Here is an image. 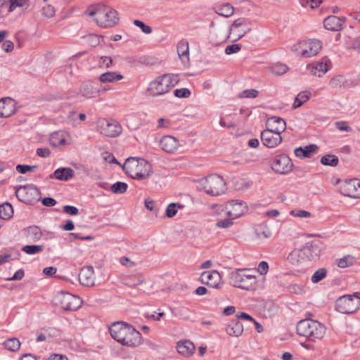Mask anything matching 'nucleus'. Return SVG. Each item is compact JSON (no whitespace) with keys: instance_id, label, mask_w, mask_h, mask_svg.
Returning a JSON list of instances; mask_svg holds the SVG:
<instances>
[{"instance_id":"f257e3e1","label":"nucleus","mask_w":360,"mask_h":360,"mask_svg":"<svg viewBox=\"0 0 360 360\" xmlns=\"http://www.w3.org/2000/svg\"><path fill=\"white\" fill-rule=\"evenodd\" d=\"M266 124L267 128L261 132L262 142L267 148H276L282 142L281 133L285 130V122L279 117L273 116L267 119Z\"/></svg>"},{"instance_id":"f03ea898","label":"nucleus","mask_w":360,"mask_h":360,"mask_svg":"<svg viewBox=\"0 0 360 360\" xmlns=\"http://www.w3.org/2000/svg\"><path fill=\"white\" fill-rule=\"evenodd\" d=\"M125 174L133 179H148L153 174L151 164L143 158L131 157L122 165Z\"/></svg>"},{"instance_id":"7ed1b4c3","label":"nucleus","mask_w":360,"mask_h":360,"mask_svg":"<svg viewBox=\"0 0 360 360\" xmlns=\"http://www.w3.org/2000/svg\"><path fill=\"white\" fill-rule=\"evenodd\" d=\"M297 333L304 337L309 342H316L321 340L326 333V327L322 323L307 318L300 320L296 327Z\"/></svg>"},{"instance_id":"20e7f679","label":"nucleus","mask_w":360,"mask_h":360,"mask_svg":"<svg viewBox=\"0 0 360 360\" xmlns=\"http://www.w3.org/2000/svg\"><path fill=\"white\" fill-rule=\"evenodd\" d=\"M179 81L178 75L165 74L151 81L146 91L151 96H161L169 92Z\"/></svg>"},{"instance_id":"39448f33","label":"nucleus","mask_w":360,"mask_h":360,"mask_svg":"<svg viewBox=\"0 0 360 360\" xmlns=\"http://www.w3.org/2000/svg\"><path fill=\"white\" fill-rule=\"evenodd\" d=\"M197 183L198 189L210 196L221 195L226 190V184L224 179L216 174L203 177L199 179Z\"/></svg>"},{"instance_id":"423d86ee","label":"nucleus","mask_w":360,"mask_h":360,"mask_svg":"<svg viewBox=\"0 0 360 360\" xmlns=\"http://www.w3.org/2000/svg\"><path fill=\"white\" fill-rule=\"evenodd\" d=\"M89 15L94 16V20L101 27H112L119 22L117 12L108 6H100L89 12Z\"/></svg>"},{"instance_id":"0eeeda50","label":"nucleus","mask_w":360,"mask_h":360,"mask_svg":"<svg viewBox=\"0 0 360 360\" xmlns=\"http://www.w3.org/2000/svg\"><path fill=\"white\" fill-rule=\"evenodd\" d=\"M322 48L321 41L318 39H309L300 41L292 46V50L297 55L309 58L316 56Z\"/></svg>"},{"instance_id":"6e6552de","label":"nucleus","mask_w":360,"mask_h":360,"mask_svg":"<svg viewBox=\"0 0 360 360\" xmlns=\"http://www.w3.org/2000/svg\"><path fill=\"white\" fill-rule=\"evenodd\" d=\"M97 131L108 137H117L122 131V126L115 120L101 118L96 122Z\"/></svg>"},{"instance_id":"1a4fd4ad","label":"nucleus","mask_w":360,"mask_h":360,"mask_svg":"<svg viewBox=\"0 0 360 360\" xmlns=\"http://www.w3.org/2000/svg\"><path fill=\"white\" fill-rule=\"evenodd\" d=\"M319 252L320 250L317 245H307L302 249H296L292 251L288 255V259L292 264L299 263L305 258L311 260L319 257Z\"/></svg>"},{"instance_id":"9d476101","label":"nucleus","mask_w":360,"mask_h":360,"mask_svg":"<svg viewBox=\"0 0 360 360\" xmlns=\"http://www.w3.org/2000/svg\"><path fill=\"white\" fill-rule=\"evenodd\" d=\"M213 207H217L221 211H224L227 217L234 219L244 214L247 210L246 202L240 200H229L221 206L214 205Z\"/></svg>"},{"instance_id":"9b49d317","label":"nucleus","mask_w":360,"mask_h":360,"mask_svg":"<svg viewBox=\"0 0 360 360\" xmlns=\"http://www.w3.org/2000/svg\"><path fill=\"white\" fill-rule=\"evenodd\" d=\"M54 300L56 304L66 311H76L82 304L80 297L68 292H60L55 297Z\"/></svg>"},{"instance_id":"f8f14e48","label":"nucleus","mask_w":360,"mask_h":360,"mask_svg":"<svg viewBox=\"0 0 360 360\" xmlns=\"http://www.w3.org/2000/svg\"><path fill=\"white\" fill-rule=\"evenodd\" d=\"M293 167L292 160L285 154L276 155L271 164L274 172L281 175L289 174L292 171Z\"/></svg>"},{"instance_id":"ddd939ff","label":"nucleus","mask_w":360,"mask_h":360,"mask_svg":"<svg viewBox=\"0 0 360 360\" xmlns=\"http://www.w3.org/2000/svg\"><path fill=\"white\" fill-rule=\"evenodd\" d=\"M360 307V301L355 300L352 295L340 297L336 302L335 308L342 314H352Z\"/></svg>"},{"instance_id":"4468645a","label":"nucleus","mask_w":360,"mask_h":360,"mask_svg":"<svg viewBox=\"0 0 360 360\" xmlns=\"http://www.w3.org/2000/svg\"><path fill=\"white\" fill-rule=\"evenodd\" d=\"M246 22L244 18L236 20L229 27L228 32L224 35V39H230L232 41H237L245 34Z\"/></svg>"},{"instance_id":"2eb2a0df","label":"nucleus","mask_w":360,"mask_h":360,"mask_svg":"<svg viewBox=\"0 0 360 360\" xmlns=\"http://www.w3.org/2000/svg\"><path fill=\"white\" fill-rule=\"evenodd\" d=\"M49 142L53 147L64 148L72 143V137L67 131H57L51 134Z\"/></svg>"},{"instance_id":"dca6fc26","label":"nucleus","mask_w":360,"mask_h":360,"mask_svg":"<svg viewBox=\"0 0 360 360\" xmlns=\"http://www.w3.org/2000/svg\"><path fill=\"white\" fill-rule=\"evenodd\" d=\"M339 191L345 196L360 198V180L356 179L347 180L340 185Z\"/></svg>"},{"instance_id":"f3484780","label":"nucleus","mask_w":360,"mask_h":360,"mask_svg":"<svg viewBox=\"0 0 360 360\" xmlns=\"http://www.w3.org/2000/svg\"><path fill=\"white\" fill-rule=\"evenodd\" d=\"M200 282L212 288L219 289L222 285L221 276L217 270L206 271L201 274Z\"/></svg>"},{"instance_id":"a211bd4d","label":"nucleus","mask_w":360,"mask_h":360,"mask_svg":"<svg viewBox=\"0 0 360 360\" xmlns=\"http://www.w3.org/2000/svg\"><path fill=\"white\" fill-rule=\"evenodd\" d=\"M143 343L141 333L131 326L126 335L122 339L120 344L129 347H136Z\"/></svg>"},{"instance_id":"6ab92c4d","label":"nucleus","mask_w":360,"mask_h":360,"mask_svg":"<svg viewBox=\"0 0 360 360\" xmlns=\"http://www.w3.org/2000/svg\"><path fill=\"white\" fill-rule=\"evenodd\" d=\"M131 326L122 321L115 322L110 326L109 332L111 337L117 342L120 343L122 339Z\"/></svg>"},{"instance_id":"aec40b11","label":"nucleus","mask_w":360,"mask_h":360,"mask_svg":"<svg viewBox=\"0 0 360 360\" xmlns=\"http://www.w3.org/2000/svg\"><path fill=\"white\" fill-rule=\"evenodd\" d=\"M248 279V274L246 269H237L230 274V284L233 287L247 289L245 287L246 280Z\"/></svg>"},{"instance_id":"412c9836","label":"nucleus","mask_w":360,"mask_h":360,"mask_svg":"<svg viewBox=\"0 0 360 360\" xmlns=\"http://www.w3.org/2000/svg\"><path fill=\"white\" fill-rule=\"evenodd\" d=\"M105 90V89H101L91 82H86L80 86L79 94L86 98H91L97 97L99 96L101 91Z\"/></svg>"},{"instance_id":"4be33fe9","label":"nucleus","mask_w":360,"mask_h":360,"mask_svg":"<svg viewBox=\"0 0 360 360\" xmlns=\"http://www.w3.org/2000/svg\"><path fill=\"white\" fill-rule=\"evenodd\" d=\"M160 146L163 151L167 153H173L178 149L179 143L174 136L166 135L161 138Z\"/></svg>"},{"instance_id":"5701e85b","label":"nucleus","mask_w":360,"mask_h":360,"mask_svg":"<svg viewBox=\"0 0 360 360\" xmlns=\"http://www.w3.org/2000/svg\"><path fill=\"white\" fill-rule=\"evenodd\" d=\"M79 281L82 285L93 286L95 283L94 268L92 266L83 267L79 274Z\"/></svg>"},{"instance_id":"b1692460","label":"nucleus","mask_w":360,"mask_h":360,"mask_svg":"<svg viewBox=\"0 0 360 360\" xmlns=\"http://www.w3.org/2000/svg\"><path fill=\"white\" fill-rule=\"evenodd\" d=\"M37 193V189L31 186H20L15 191L18 199L26 203L30 202L32 200V195Z\"/></svg>"},{"instance_id":"393cba45","label":"nucleus","mask_w":360,"mask_h":360,"mask_svg":"<svg viewBox=\"0 0 360 360\" xmlns=\"http://www.w3.org/2000/svg\"><path fill=\"white\" fill-rule=\"evenodd\" d=\"M15 112V101L11 98H3L0 100V116L8 117Z\"/></svg>"},{"instance_id":"a878e982","label":"nucleus","mask_w":360,"mask_h":360,"mask_svg":"<svg viewBox=\"0 0 360 360\" xmlns=\"http://www.w3.org/2000/svg\"><path fill=\"white\" fill-rule=\"evenodd\" d=\"M176 49L181 63L184 66H188L190 64L188 42L186 40H181L177 44Z\"/></svg>"},{"instance_id":"bb28decb","label":"nucleus","mask_w":360,"mask_h":360,"mask_svg":"<svg viewBox=\"0 0 360 360\" xmlns=\"http://www.w3.org/2000/svg\"><path fill=\"white\" fill-rule=\"evenodd\" d=\"M178 353L184 357H190L194 354L195 347L190 340L179 341L176 343Z\"/></svg>"},{"instance_id":"cd10ccee","label":"nucleus","mask_w":360,"mask_h":360,"mask_svg":"<svg viewBox=\"0 0 360 360\" xmlns=\"http://www.w3.org/2000/svg\"><path fill=\"white\" fill-rule=\"evenodd\" d=\"M329 60L323 59L319 62H314L309 65L311 73L317 77H321L328 70Z\"/></svg>"},{"instance_id":"c85d7f7f","label":"nucleus","mask_w":360,"mask_h":360,"mask_svg":"<svg viewBox=\"0 0 360 360\" xmlns=\"http://www.w3.org/2000/svg\"><path fill=\"white\" fill-rule=\"evenodd\" d=\"M345 20L335 15H330L323 21L326 29L331 31H338L342 29Z\"/></svg>"},{"instance_id":"c756f323","label":"nucleus","mask_w":360,"mask_h":360,"mask_svg":"<svg viewBox=\"0 0 360 360\" xmlns=\"http://www.w3.org/2000/svg\"><path fill=\"white\" fill-rule=\"evenodd\" d=\"M318 146L315 144H310L305 147H298L294 150L295 155L299 158H311L318 150Z\"/></svg>"},{"instance_id":"7c9ffc66","label":"nucleus","mask_w":360,"mask_h":360,"mask_svg":"<svg viewBox=\"0 0 360 360\" xmlns=\"http://www.w3.org/2000/svg\"><path fill=\"white\" fill-rule=\"evenodd\" d=\"M225 330L228 335L238 337L243 333V326L238 320L235 319L228 323Z\"/></svg>"},{"instance_id":"2f4dec72","label":"nucleus","mask_w":360,"mask_h":360,"mask_svg":"<svg viewBox=\"0 0 360 360\" xmlns=\"http://www.w3.org/2000/svg\"><path fill=\"white\" fill-rule=\"evenodd\" d=\"M25 234L27 240L30 243H36L39 241L43 235L39 227L37 226H32L27 228L25 230Z\"/></svg>"},{"instance_id":"473e14b6","label":"nucleus","mask_w":360,"mask_h":360,"mask_svg":"<svg viewBox=\"0 0 360 360\" xmlns=\"http://www.w3.org/2000/svg\"><path fill=\"white\" fill-rule=\"evenodd\" d=\"M73 170L70 167H60L57 169L50 177L53 176L60 181H68L73 176Z\"/></svg>"},{"instance_id":"72a5a7b5","label":"nucleus","mask_w":360,"mask_h":360,"mask_svg":"<svg viewBox=\"0 0 360 360\" xmlns=\"http://www.w3.org/2000/svg\"><path fill=\"white\" fill-rule=\"evenodd\" d=\"M123 79V75L116 72H107L99 77V81L102 83L115 82Z\"/></svg>"},{"instance_id":"f704fd0d","label":"nucleus","mask_w":360,"mask_h":360,"mask_svg":"<svg viewBox=\"0 0 360 360\" xmlns=\"http://www.w3.org/2000/svg\"><path fill=\"white\" fill-rule=\"evenodd\" d=\"M256 237L259 240L269 238L272 233L269 227L264 224H258L255 227Z\"/></svg>"},{"instance_id":"c9c22d12","label":"nucleus","mask_w":360,"mask_h":360,"mask_svg":"<svg viewBox=\"0 0 360 360\" xmlns=\"http://www.w3.org/2000/svg\"><path fill=\"white\" fill-rule=\"evenodd\" d=\"M216 13L225 18H229L234 13V8L228 3L218 6L215 9Z\"/></svg>"},{"instance_id":"e433bc0d","label":"nucleus","mask_w":360,"mask_h":360,"mask_svg":"<svg viewBox=\"0 0 360 360\" xmlns=\"http://www.w3.org/2000/svg\"><path fill=\"white\" fill-rule=\"evenodd\" d=\"M3 345L6 349L15 352L20 348L21 343L16 338H11L4 342Z\"/></svg>"},{"instance_id":"4c0bfd02","label":"nucleus","mask_w":360,"mask_h":360,"mask_svg":"<svg viewBox=\"0 0 360 360\" xmlns=\"http://www.w3.org/2000/svg\"><path fill=\"white\" fill-rule=\"evenodd\" d=\"M310 96L311 94L307 91H301L299 93L295 98L292 105L293 108H297L300 107L310 98Z\"/></svg>"},{"instance_id":"58836bf2","label":"nucleus","mask_w":360,"mask_h":360,"mask_svg":"<svg viewBox=\"0 0 360 360\" xmlns=\"http://www.w3.org/2000/svg\"><path fill=\"white\" fill-rule=\"evenodd\" d=\"M13 214V209L12 205L6 202L0 205V218L3 219H10Z\"/></svg>"},{"instance_id":"ea45409f","label":"nucleus","mask_w":360,"mask_h":360,"mask_svg":"<svg viewBox=\"0 0 360 360\" xmlns=\"http://www.w3.org/2000/svg\"><path fill=\"white\" fill-rule=\"evenodd\" d=\"M320 162L323 165L335 167L339 163V159L335 155H326L321 158Z\"/></svg>"},{"instance_id":"a19ab883","label":"nucleus","mask_w":360,"mask_h":360,"mask_svg":"<svg viewBox=\"0 0 360 360\" xmlns=\"http://www.w3.org/2000/svg\"><path fill=\"white\" fill-rule=\"evenodd\" d=\"M44 250V246L41 245H28L22 248V251L27 255H36Z\"/></svg>"},{"instance_id":"79ce46f5","label":"nucleus","mask_w":360,"mask_h":360,"mask_svg":"<svg viewBox=\"0 0 360 360\" xmlns=\"http://www.w3.org/2000/svg\"><path fill=\"white\" fill-rule=\"evenodd\" d=\"M182 207H183V205H181L179 203H175V202L169 203L166 208L165 215L168 218H172L176 214L178 210L181 209Z\"/></svg>"},{"instance_id":"37998d69","label":"nucleus","mask_w":360,"mask_h":360,"mask_svg":"<svg viewBox=\"0 0 360 360\" xmlns=\"http://www.w3.org/2000/svg\"><path fill=\"white\" fill-rule=\"evenodd\" d=\"M327 269L325 268L319 269L317 271L314 272L311 278V281L313 283H317L319 281H322L327 276Z\"/></svg>"},{"instance_id":"c03bdc74","label":"nucleus","mask_w":360,"mask_h":360,"mask_svg":"<svg viewBox=\"0 0 360 360\" xmlns=\"http://www.w3.org/2000/svg\"><path fill=\"white\" fill-rule=\"evenodd\" d=\"M128 185L124 182L118 181L112 184L110 187V190L113 193L122 194L127 190Z\"/></svg>"},{"instance_id":"a18cd8bd","label":"nucleus","mask_w":360,"mask_h":360,"mask_svg":"<svg viewBox=\"0 0 360 360\" xmlns=\"http://www.w3.org/2000/svg\"><path fill=\"white\" fill-rule=\"evenodd\" d=\"M354 258L350 255L345 256L338 260V266L340 268H346L353 264Z\"/></svg>"},{"instance_id":"49530a36","label":"nucleus","mask_w":360,"mask_h":360,"mask_svg":"<svg viewBox=\"0 0 360 360\" xmlns=\"http://www.w3.org/2000/svg\"><path fill=\"white\" fill-rule=\"evenodd\" d=\"M233 220L234 219L231 217L218 219L216 226L219 229H228L233 224Z\"/></svg>"},{"instance_id":"de8ad7c7","label":"nucleus","mask_w":360,"mask_h":360,"mask_svg":"<svg viewBox=\"0 0 360 360\" xmlns=\"http://www.w3.org/2000/svg\"><path fill=\"white\" fill-rule=\"evenodd\" d=\"M277 311V307L271 301L266 302L264 306V311L266 316H271Z\"/></svg>"},{"instance_id":"09e8293b","label":"nucleus","mask_w":360,"mask_h":360,"mask_svg":"<svg viewBox=\"0 0 360 360\" xmlns=\"http://www.w3.org/2000/svg\"><path fill=\"white\" fill-rule=\"evenodd\" d=\"M249 271H257L261 276L266 275L269 271V264L266 262L262 261L259 262L257 269H249Z\"/></svg>"},{"instance_id":"8fccbe9b","label":"nucleus","mask_w":360,"mask_h":360,"mask_svg":"<svg viewBox=\"0 0 360 360\" xmlns=\"http://www.w3.org/2000/svg\"><path fill=\"white\" fill-rule=\"evenodd\" d=\"M288 70V68L285 64L278 63L275 64L272 68V72L276 75H281L285 74Z\"/></svg>"},{"instance_id":"3c124183","label":"nucleus","mask_w":360,"mask_h":360,"mask_svg":"<svg viewBox=\"0 0 360 360\" xmlns=\"http://www.w3.org/2000/svg\"><path fill=\"white\" fill-rule=\"evenodd\" d=\"M134 24L136 27H139L141 30V31L146 34H150L153 32L151 27L146 25L143 22L139 20H134Z\"/></svg>"},{"instance_id":"603ef678","label":"nucleus","mask_w":360,"mask_h":360,"mask_svg":"<svg viewBox=\"0 0 360 360\" xmlns=\"http://www.w3.org/2000/svg\"><path fill=\"white\" fill-rule=\"evenodd\" d=\"M335 127L340 131L352 132V128L347 121H338L335 123Z\"/></svg>"},{"instance_id":"864d4df0","label":"nucleus","mask_w":360,"mask_h":360,"mask_svg":"<svg viewBox=\"0 0 360 360\" xmlns=\"http://www.w3.org/2000/svg\"><path fill=\"white\" fill-rule=\"evenodd\" d=\"M28 4V0H11L8 11H13L17 7H23Z\"/></svg>"},{"instance_id":"5fc2aeb1","label":"nucleus","mask_w":360,"mask_h":360,"mask_svg":"<svg viewBox=\"0 0 360 360\" xmlns=\"http://www.w3.org/2000/svg\"><path fill=\"white\" fill-rule=\"evenodd\" d=\"M174 316L183 320H188L190 317L188 309L180 308L176 311Z\"/></svg>"},{"instance_id":"6e6d98bb","label":"nucleus","mask_w":360,"mask_h":360,"mask_svg":"<svg viewBox=\"0 0 360 360\" xmlns=\"http://www.w3.org/2000/svg\"><path fill=\"white\" fill-rule=\"evenodd\" d=\"M112 63V59L108 56H101L98 60L100 68H108Z\"/></svg>"},{"instance_id":"4d7b16f0","label":"nucleus","mask_w":360,"mask_h":360,"mask_svg":"<svg viewBox=\"0 0 360 360\" xmlns=\"http://www.w3.org/2000/svg\"><path fill=\"white\" fill-rule=\"evenodd\" d=\"M37 167L36 165L30 166L26 165H18L16 166V170L20 174H25L27 172H32L36 169Z\"/></svg>"},{"instance_id":"13d9d810","label":"nucleus","mask_w":360,"mask_h":360,"mask_svg":"<svg viewBox=\"0 0 360 360\" xmlns=\"http://www.w3.org/2000/svg\"><path fill=\"white\" fill-rule=\"evenodd\" d=\"M241 47L242 46L239 44L229 45L226 47L224 52L226 55L236 53L240 51Z\"/></svg>"},{"instance_id":"bf43d9fd","label":"nucleus","mask_w":360,"mask_h":360,"mask_svg":"<svg viewBox=\"0 0 360 360\" xmlns=\"http://www.w3.org/2000/svg\"><path fill=\"white\" fill-rule=\"evenodd\" d=\"M290 215L300 217V218H308L311 216V213L306 210H295L290 212Z\"/></svg>"},{"instance_id":"052dcab7","label":"nucleus","mask_w":360,"mask_h":360,"mask_svg":"<svg viewBox=\"0 0 360 360\" xmlns=\"http://www.w3.org/2000/svg\"><path fill=\"white\" fill-rule=\"evenodd\" d=\"M174 95L178 98H188L191 95V91L186 88L178 89L174 91Z\"/></svg>"},{"instance_id":"680f3d73","label":"nucleus","mask_w":360,"mask_h":360,"mask_svg":"<svg viewBox=\"0 0 360 360\" xmlns=\"http://www.w3.org/2000/svg\"><path fill=\"white\" fill-rule=\"evenodd\" d=\"M42 13L46 18H52L55 15V9L51 5H47L42 8Z\"/></svg>"},{"instance_id":"e2e57ef3","label":"nucleus","mask_w":360,"mask_h":360,"mask_svg":"<svg viewBox=\"0 0 360 360\" xmlns=\"http://www.w3.org/2000/svg\"><path fill=\"white\" fill-rule=\"evenodd\" d=\"M63 212L69 215H77L79 213V210L75 206L65 205Z\"/></svg>"},{"instance_id":"0e129e2a","label":"nucleus","mask_w":360,"mask_h":360,"mask_svg":"<svg viewBox=\"0 0 360 360\" xmlns=\"http://www.w3.org/2000/svg\"><path fill=\"white\" fill-rule=\"evenodd\" d=\"M103 158L105 161L108 162L109 163L120 165L118 161L116 160V158L112 153L108 152L104 153L103 154Z\"/></svg>"},{"instance_id":"69168bd1","label":"nucleus","mask_w":360,"mask_h":360,"mask_svg":"<svg viewBox=\"0 0 360 360\" xmlns=\"http://www.w3.org/2000/svg\"><path fill=\"white\" fill-rule=\"evenodd\" d=\"M24 276H25L24 270L18 269L17 271H15V273L14 274V275L12 277L8 278L6 280L7 281H20L23 278Z\"/></svg>"},{"instance_id":"338daca9","label":"nucleus","mask_w":360,"mask_h":360,"mask_svg":"<svg viewBox=\"0 0 360 360\" xmlns=\"http://www.w3.org/2000/svg\"><path fill=\"white\" fill-rule=\"evenodd\" d=\"M86 38L92 46H96L100 43V37L96 34H89Z\"/></svg>"},{"instance_id":"774afa93","label":"nucleus","mask_w":360,"mask_h":360,"mask_svg":"<svg viewBox=\"0 0 360 360\" xmlns=\"http://www.w3.org/2000/svg\"><path fill=\"white\" fill-rule=\"evenodd\" d=\"M120 263L127 267L131 268L135 266V263L132 262L130 259L126 257H122L120 259Z\"/></svg>"}]
</instances>
